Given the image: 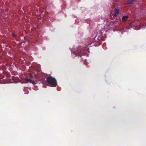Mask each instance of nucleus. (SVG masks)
<instances>
[{
  "mask_svg": "<svg viewBox=\"0 0 146 146\" xmlns=\"http://www.w3.org/2000/svg\"><path fill=\"white\" fill-rule=\"evenodd\" d=\"M46 80L50 86L55 87L56 86L57 83L56 80L51 76L48 77L46 78Z\"/></svg>",
  "mask_w": 146,
  "mask_h": 146,
  "instance_id": "f257e3e1",
  "label": "nucleus"
},
{
  "mask_svg": "<svg viewBox=\"0 0 146 146\" xmlns=\"http://www.w3.org/2000/svg\"><path fill=\"white\" fill-rule=\"evenodd\" d=\"M136 0H127L126 4H133Z\"/></svg>",
  "mask_w": 146,
  "mask_h": 146,
  "instance_id": "f03ea898",
  "label": "nucleus"
},
{
  "mask_svg": "<svg viewBox=\"0 0 146 146\" xmlns=\"http://www.w3.org/2000/svg\"><path fill=\"white\" fill-rule=\"evenodd\" d=\"M25 80L26 81L29 82L30 83H32L33 84H36V83L34 81L30 79H28L27 78H26Z\"/></svg>",
  "mask_w": 146,
  "mask_h": 146,
  "instance_id": "7ed1b4c3",
  "label": "nucleus"
},
{
  "mask_svg": "<svg viewBox=\"0 0 146 146\" xmlns=\"http://www.w3.org/2000/svg\"><path fill=\"white\" fill-rule=\"evenodd\" d=\"M128 18V16L127 15H126L123 16L122 19L123 21H126Z\"/></svg>",
  "mask_w": 146,
  "mask_h": 146,
  "instance_id": "20e7f679",
  "label": "nucleus"
},
{
  "mask_svg": "<svg viewBox=\"0 0 146 146\" xmlns=\"http://www.w3.org/2000/svg\"><path fill=\"white\" fill-rule=\"evenodd\" d=\"M113 11L117 15H118L119 13V10L115 9Z\"/></svg>",
  "mask_w": 146,
  "mask_h": 146,
  "instance_id": "39448f33",
  "label": "nucleus"
},
{
  "mask_svg": "<svg viewBox=\"0 0 146 146\" xmlns=\"http://www.w3.org/2000/svg\"><path fill=\"white\" fill-rule=\"evenodd\" d=\"M111 14L113 17H117V15L116 13H115L113 11L111 13Z\"/></svg>",
  "mask_w": 146,
  "mask_h": 146,
  "instance_id": "423d86ee",
  "label": "nucleus"
},
{
  "mask_svg": "<svg viewBox=\"0 0 146 146\" xmlns=\"http://www.w3.org/2000/svg\"><path fill=\"white\" fill-rule=\"evenodd\" d=\"M80 56V57H81L82 56L81 55H80V53H79L76 54V56Z\"/></svg>",
  "mask_w": 146,
  "mask_h": 146,
  "instance_id": "0eeeda50",
  "label": "nucleus"
},
{
  "mask_svg": "<svg viewBox=\"0 0 146 146\" xmlns=\"http://www.w3.org/2000/svg\"><path fill=\"white\" fill-rule=\"evenodd\" d=\"M29 77L31 78L33 77V76L32 75V74H29Z\"/></svg>",
  "mask_w": 146,
  "mask_h": 146,
  "instance_id": "6e6552de",
  "label": "nucleus"
},
{
  "mask_svg": "<svg viewBox=\"0 0 146 146\" xmlns=\"http://www.w3.org/2000/svg\"><path fill=\"white\" fill-rule=\"evenodd\" d=\"M12 35H13V36L14 37H16V36H17V35H15V34H14V33H13L12 34Z\"/></svg>",
  "mask_w": 146,
  "mask_h": 146,
  "instance_id": "1a4fd4ad",
  "label": "nucleus"
},
{
  "mask_svg": "<svg viewBox=\"0 0 146 146\" xmlns=\"http://www.w3.org/2000/svg\"><path fill=\"white\" fill-rule=\"evenodd\" d=\"M71 52L72 53H73L74 52V51L73 50H71Z\"/></svg>",
  "mask_w": 146,
  "mask_h": 146,
  "instance_id": "9d476101",
  "label": "nucleus"
}]
</instances>
